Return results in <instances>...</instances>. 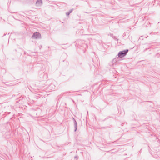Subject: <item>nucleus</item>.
Here are the masks:
<instances>
[{
    "mask_svg": "<svg viewBox=\"0 0 160 160\" xmlns=\"http://www.w3.org/2000/svg\"><path fill=\"white\" fill-rule=\"evenodd\" d=\"M128 52V50L126 49L123 51L119 52L118 55L119 57L122 58L125 56Z\"/></svg>",
    "mask_w": 160,
    "mask_h": 160,
    "instance_id": "f257e3e1",
    "label": "nucleus"
},
{
    "mask_svg": "<svg viewBox=\"0 0 160 160\" xmlns=\"http://www.w3.org/2000/svg\"><path fill=\"white\" fill-rule=\"evenodd\" d=\"M32 38L35 39H40L41 38V36L38 32H35L33 34Z\"/></svg>",
    "mask_w": 160,
    "mask_h": 160,
    "instance_id": "f03ea898",
    "label": "nucleus"
},
{
    "mask_svg": "<svg viewBox=\"0 0 160 160\" xmlns=\"http://www.w3.org/2000/svg\"><path fill=\"white\" fill-rule=\"evenodd\" d=\"M36 4L37 6H41L42 4V0H37Z\"/></svg>",
    "mask_w": 160,
    "mask_h": 160,
    "instance_id": "7ed1b4c3",
    "label": "nucleus"
},
{
    "mask_svg": "<svg viewBox=\"0 0 160 160\" xmlns=\"http://www.w3.org/2000/svg\"><path fill=\"white\" fill-rule=\"evenodd\" d=\"M74 120V127L75 128V130L74 131L76 132L77 130V129L78 126H77V122L75 120V119L73 118Z\"/></svg>",
    "mask_w": 160,
    "mask_h": 160,
    "instance_id": "20e7f679",
    "label": "nucleus"
},
{
    "mask_svg": "<svg viewBox=\"0 0 160 160\" xmlns=\"http://www.w3.org/2000/svg\"><path fill=\"white\" fill-rule=\"evenodd\" d=\"M70 14V12H67L66 13V15L67 16H68Z\"/></svg>",
    "mask_w": 160,
    "mask_h": 160,
    "instance_id": "39448f33",
    "label": "nucleus"
},
{
    "mask_svg": "<svg viewBox=\"0 0 160 160\" xmlns=\"http://www.w3.org/2000/svg\"><path fill=\"white\" fill-rule=\"evenodd\" d=\"M74 158H75V159H76V160H77V159H78V156H75V157H74Z\"/></svg>",
    "mask_w": 160,
    "mask_h": 160,
    "instance_id": "423d86ee",
    "label": "nucleus"
},
{
    "mask_svg": "<svg viewBox=\"0 0 160 160\" xmlns=\"http://www.w3.org/2000/svg\"><path fill=\"white\" fill-rule=\"evenodd\" d=\"M72 9L70 10L69 12H70V13H71L72 12Z\"/></svg>",
    "mask_w": 160,
    "mask_h": 160,
    "instance_id": "0eeeda50",
    "label": "nucleus"
}]
</instances>
